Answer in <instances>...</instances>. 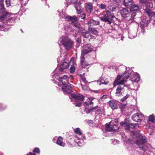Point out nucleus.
<instances>
[{
    "mask_svg": "<svg viewBox=\"0 0 155 155\" xmlns=\"http://www.w3.org/2000/svg\"><path fill=\"white\" fill-rule=\"evenodd\" d=\"M120 12L122 16L124 18L128 17L130 16V13L128 10L126 8H123L121 11Z\"/></svg>",
    "mask_w": 155,
    "mask_h": 155,
    "instance_id": "21",
    "label": "nucleus"
},
{
    "mask_svg": "<svg viewBox=\"0 0 155 155\" xmlns=\"http://www.w3.org/2000/svg\"><path fill=\"white\" fill-rule=\"evenodd\" d=\"M61 17L64 18L68 21H71V23L73 25L74 23L77 22L78 20V18L76 16L71 17L67 15H64L63 16H61Z\"/></svg>",
    "mask_w": 155,
    "mask_h": 155,
    "instance_id": "10",
    "label": "nucleus"
},
{
    "mask_svg": "<svg viewBox=\"0 0 155 155\" xmlns=\"http://www.w3.org/2000/svg\"><path fill=\"white\" fill-rule=\"evenodd\" d=\"M21 1H22V2L21 3L24 5H25L28 2V1L29 0H21Z\"/></svg>",
    "mask_w": 155,
    "mask_h": 155,
    "instance_id": "45",
    "label": "nucleus"
},
{
    "mask_svg": "<svg viewBox=\"0 0 155 155\" xmlns=\"http://www.w3.org/2000/svg\"><path fill=\"white\" fill-rule=\"evenodd\" d=\"M66 2L68 5L72 3L74 4L75 7L78 14H81L83 12L82 7L81 5V2L78 0H65Z\"/></svg>",
    "mask_w": 155,
    "mask_h": 155,
    "instance_id": "6",
    "label": "nucleus"
},
{
    "mask_svg": "<svg viewBox=\"0 0 155 155\" xmlns=\"http://www.w3.org/2000/svg\"><path fill=\"white\" fill-rule=\"evenodd\" d=\"M82 81L85 83H86L87 82V81L86 80V79L85 78H82Z\"/></svg>",
    "mask_w": 155,
    "mask_h": 155,
    "instance_id": "50",
    "label": "nucleus"
},
{
    "mask_svg": "<svg viewBox=\"0 0 155 155\" xmlns=\"http://www.w3.org/2000/svg\"><path fill=\"white\" fill-rule=\"evenodd\" d=\"M150 18L151 21L155 22V12H150L149 13H147Z\"/></svg>",
    "mask_w": 155,
    "mask_h": 155,
    "instance_id": "28",
    "label": "nucleus"
},
{
    "mask_svg": "<svg viewBox=\"0 0 155 155\" xmlns=\"http://www.w3.org/2000/svg\"><path fill=\"white\" fill-rule=\"evenodd\" d=\"M110 106L113 109H116L118 107L117 104V102L113 100L110 101L109 102Z\"/></svg>",
    "mask_w": 155,
    "mask_h": 155,
    "instance_id": "24",
    "label": "nucleus"
},
{
    "mask_svg": "<svg viewBox=\"0 0 155 155\" xmlns=\"http://www.w3.org/2000/svg\"><path fill=\"white\" fill-rule=\"evenodd\" d=\"M133 71L131 69L129 68H127L126 71L122 77L119 75L117 76L113 83L114 87L118 85L124 84L126 82L125 79H128L129 76H131Z\"/></svg>",
    "mask_w": 155,
    "mask_h": 155,
    "instance_id": "3",
    "label": "nucleus"
},
{
    "mask_svg": "<svg viewBox=\"0 0 155 155\" xmlns=\"http://www.w3.org/2000/svg\"><path fill=\"white\" fill-rule=\"evenodd\" d=\"M89 30L90 31L92 32L93 33V34L94 35H97L98 34L97 31L94 28H89Z\"/></svg>",
    "mask_w": 155,
    "mask_h": 155,
    "instance_id": "34",
    "label": "nucleus"
},
{
    "mask_svg": "<svg viewBox=\"0 0 155 155\" xmlns=\"http://www.w3.org/2000/svg\"><path fill=\"white\" fill-rule=\"evenodd\" d=\"M124 87H126L128 89L130 88V85L129 84H124V85H119L116 89V91L115 93L116 95L119 96L122 95V91H124Z\"/></svg>",
    "mask_w": 155,
    "mask_h": 155,
    "instance_id": "9",
    "label": "nucleus"
},
{
    "mask_svg": "<svg viewBox=\"0 0 155 155\" xmlns=\"http://www.w3.org/2000/svg\"><path fill=\"white\" fill-rule=\"evenodd\" d=\"M115 122H116V121H117V120H115Z\"/></svg>",
    "mask_w": 155,
    "mask_h": 155,
    "instance_id": "61",
    "label": "nucleus"
},
{
    "mask_svg": "<svg viewBox=\"0 0 155 155\" xmlns=\"http://www.w3.org/2000/svg\"><path fill=\"white\" fill-rule=\"evenodd\" d=\"M96 93H97V91H96V92H95Z\"/></svg>",
    "mask_w": 155,
    "mask_h": 155,
    "instance_id": "62",
    "label": "nucleus"
},
{
    "mask_svg": "<svg viewBox=\"0 0 155 155\" xmlns=\"http://www.w3.org/2000/svg\"><path fill=\"white\" fill-rule=\"evenodd\" d=\"M84 6L86 11L91 13L93 10V5L91 2H86L84 4Z\"/></svg>",
    "mask_w": 155,
    "mask_h": 155,
    "instance_id": "17",
    "label": "nucleus"
},
{
    "mask_svg": "<svg viewBox=\"0 0 155 155\" xmlns=\"http://www.w3.org/2000/svg\"><path fill=\"white\" fill-rule=\"evenodd\" d=\"M84 54L81 53V63L82 68H84L88 66V64L85 61V58L84 56Z\"/></svg>",
    "mask_w": 155,
    "mask_h": 155,
    "instance_id": "22",
    "label": "nucleus"
},
{
    "mask_svg": "<svg viewBox=\"0 0 155 155\" xmlns=\"http://www.w3.org/2000/svg\"><path fill=\"white\" fill-rule=\"evenodd\" d=\"M11 14H12L11 13L6 12H4V15L5 16H6L9 15H11Z\"/></svg>",
    "mask_w": 155,
    "mask_h": 155,
    "instance_id": "47",
    "label": "nucleus"
},
{
    "mask_svg": "<svg viewBox=\"0 0 155 155\" xmlns=\"http://www.w3.org/2000/svg\"><path fill=\"white\" fill-rule=\"evenodd\" d=\"M14 0H6L5 2L7 7H9L13 4L14 2Z\"/></svg>",
    "mask_w": 155,
    "mask_h": 155,
    "instance_id": "32",
    "label": "nucleus"
},
{
    "mask_svg": "<svg viewBox=\"0 0 155 155\" xmlns=\"http://www.w3.org/2000/svg\"><path fill=\"white\" fill-rule=\"evenodd\" d=\"M125 128L127 130H129L130 129V127L129 126V124H127L125 126Z\"/></svg>",
    "mask_w": 155,
    "mask_h": 155,
    "instance_id": "46",
    "label": "nucleus"
},
{
    "mask_svg": "<svg viewBox=\"0 0 155 155\" xmlns=\"http://www.w3.org/2000/svg\"><path fill=\"white\" fill-rule=\"evenodd\" d=\"M97 0H93V1H95V2H97Z\"/></svg>",
    "mask_w": 155,
    "mask_h": 155,
    "instance_id": "58",
    "label": "nucleus"
},
{
    "mask_svg": "<svg viewBox=\"0 0 155 155\" xmlns=\"http://www.w3.org/2000/svg\"><path fill=\"white\" fill-rule=\"evenodd\" d=\"M129 124V126L130 127V128H134L138 126V124Z\"/></svg>",
    "mask_w": 155,
    "mask_h": 155,
    "instance_id": "36",
    "label": "nucleus"
},
{
    "mask_svg": "<svg viewBox=\"0 0 155 155\" xmlns=\"http://www.w3.org/2000/svg\"><path fill=\"white\" fill-rule=\"evenodd\" d=\"M81 86L82 88L84 90H85L87 89L86 87L85 86H84V85H82V84H81Z\"/></svg>",
    "mask_w": 155,
    "mask_h": 155,
    "instance_id": "49",
    "label": "nucleus"
},
{
    "mask_svg": "<svg viewBox=\"0 0 155 155\" xmlns=\"http://www.w3.org/2000/svg\"><path fill=\"white\" fill-rule=\"evenodd\" d=\"M35 153H40L39 149L38 148H35L33 151Z\"/></svg>",
    "mask_w": 155,
    "mask_h": 155,
    "instance_id": "43",
    "label": "nucleus"
},
{
    "mask_svg": "<svg viewBox=\"0 0 155 155\" xmlns=\"http://www.w3.org/2000/svg\"><path fill=\"white\" fill-rule=\"evenodd\" d=\"M3 26V24H2L1 23H0V28L2 27V26Z\"/></svg>",
    "mask_w": 155,
    "mask_h": 155,
    "instance_id": "56",
    "label": "nucleus"
},
{
    "mask_svg": "<svg viewBox=\"0 0 155 155\" xmlns=\"http://www.w3.org/2000/svg\"><path fill=\"white\" fill-rule=\"evenodd\" d=\"M28 155H36L35 154L29 152L27 154Z\"/></svg>",
    "mask_w": 155,
    "mask_h": 155,
    "instance_id": "53",
    "label": "nucleus"
},
{
    "mask_svg": "<svg viewBox=\"0 0 155 155\" xmlns=\"http://www.w3.org/2000/svg\"><path fill=\"white\" fill-rule=\"evenodd\" d=\"M87 24L89 26H96L100 24V21L90 19L88 20Z\"/></svg>",
    "mask_w": 155,
    "mask_h": 155,
    "instance_id": "19",
    "label": "nucleus"
},
{
    "mask_svg": "<svg viewBox=\"0 0 155 155\" xmlns=\"http://www.w3.org/2000/svg\"><path fill=\"white\" fill-rule=\"evenodd\" d=\"M117 140H114V142L115 143H116L117 142Z\"/></svg>",
    "mask_w": 155,
    "mask_h": 155,
    "instance_id": "57",
    "label": "nucleus"
},
{
    "mask_svg": "<svg viewBox=\"0 0 155 155\" xmlns=\"http://www.w3.org/2000/svg\"><path fill=\"white\" fill-rule=\"evenodd\" d=\"M86 15L85 14H83L81 16V18L83 19H84L85 18Z\"/></svg>",
    "mask_w": 155,
    "mask_h": 155,
    "instance_id": "48",
    "label": "nucleus"
},
{
    "mask_svg": "<svg viewBox=\"0 0 155 155\" xmlns=\"http://www.w3.org/2000/svg\"><path fill=\"white\" fill-rule=\"evenodd\" d=\"M74 132L78 135H76L74 137V141L79 146H81L85 144L84 141L85 138L83 136L81 130L79 128H77L74 130Z\"/></svg>",
    "mask_w": 155,
    "mask_h": 155,
    "instance_id": "4",
    "label": "nucleus"
},
{
    "mask_svg": "<svg viewBox=\"0 0 155 155\" xmlns=\"http://www.w3.org/2000/svg\"><path fill=\"white\" fill-rule=\"evenodd\" d=\"M130 96V94H127L124 97L121 99V101H125L126 99H127V98H128Z\"/></svg>",
    "mask_w": 155,
    "mask_h": 155,
    "instance_id": "40",
    "label": "nucleus"
},
{
    "mask_svg": "<svg viewBox=\"0 0 155 155\" xmlns=\"http://www.w3.org/2000/svg\"><path fill=\"white\" fill-rule=\"evenodd\" d=\"M97 5L99 6V8L102 9H104L106 7V5L103 4H101L100 5L98 4Z\"/></svg>",
    "mask_w": 155,
    "mask_h": 155,
    "instance_id": "38",
    "label": "nucleus"
},
{
    "mask_svg": "<svg viewBox=\"0 0 155 155\" xmlns=\"http://www.w3.org/2000/svg\"><path fill=\"white\" fill-rule=\"evenodd\" d=\"M124 38V37L122 36V35L121 34H119L117 37H116V38L118 39V41H120V40L122 41L123 40V39Z\"/></svg>",
    "mask_w": 155,
    "mask_h": 155,
    "instance_id": "37",
    "label": "nucleus"
},
{
    "mask_svg": "<svg viewBox=\"0 0 155 155\" xmlns=\"http://www.w3.org/2000/svg\"><path fill=\"white\" fill-rule=\"evenodd\" d=\"M94 99V97L88 98L84 102V105L85 106H90L91 107L93 106V104L92 101Z\"/></svg>",
    "mask_w": 155,
    "mask_h": 155,
    "instance_id": "20",
    "label": "nucleus"
},
{
    "mask_svg": "<svg viewBox=\"0 0 155 155\" xmlns=\"http://www.w3.org/2000/svg\"><path fill=\"white\" fill-rule=\"evenodd\" d=\"M137 36V34L135 31L128 32V37L130 39H132L135 38Z\"/></svg>",
    "mask_w": 155,
    "mask_h": 155,
    "instance_id": "29",
    "label": "nucleus"
},
{
    "mask_svg": "<svg viewBox=\"0 0 155 155\" xmlns=\"http://www.w3.org/2000/svg\"><path fill=\"white\" fill-rule=\"evenodd\" d=\"M109 10L112 12H115L117 9V6L114 3H111L109 4L108 6Z\"/></svg>",
    "mask_w": 155,
    "mask_h": 155,
    "instance_id": "25",
    "label": "nucleus"
},
{
    "mask_svg": "<svg viewBox=\"0 0 155 155\" xmlns=\"http://www.w3.org/2000/svg\"><path fill=\"white\" fill-rule=\"evenodd\" d=\"M153 5L152 3L148 2L146 5V8L145 12L147 13H149L151 12V10L153 9Z\"/></svg>",
    "mask_w": 155,
    "mask_h": 155,
    "instance_id": "23",
    "label": "nucleus"
},
{
    "mask_svg": "<svg viewBox=\"0 0 155 155\" xmlns=\"http://www.w3.org/2000/svg\"><path fill=\"white\" fill-rule=\"evenodd\" d=\"M97 83L98 84L100 85L101 84H107L108 83V81L107 80H105L104 78H100V79L97 80Z\"/></svg>",
    "mask_w": 155,
    "mask_h": 155,
    "instance_id": "27",
    "label": "nucleus"
},
{
    "mask_svg": "<svg viewBox=\"0 0 155 155\" xmlns=\"http://www.w3.org/2000/svg\"><path fill=\"white\" fill-rule=\"evenodd\" d=\"M93 111V110H92V108L91 109H88L87 108H86L84 110V112H85L86 114H88L89 113L90 111Z\"/></svg>",
    "mask_w": 155,
    "mask_h": 155,
    "instance_id": "42",
    "label": "nucleus"
},
{
    "mask_svg": "<svg viewBox=\"0 0 155 155\" xmlns=\"http://www.w3.org/2000/svg\"><path fill=\"white\" fill-rule=\"evenodd\" d=\"M75 70V67L74 66H72L70 68V72L71 73H73Z\"/></svg>",
    "mask_w": 155,
    "mask_h": 155,
    "instance_id": "41",
    "label": "nucleus"
},
{
    "mask_svg": "<svg viewBox=\"0 0 155 155\" xmlns=\"http://www.w3.org/2000/svg\"><path fill=\"white\" fill-rule=\"evenodd\" d=\"M131 136L132 139H128L125 135L123 136V140L126 143L136 144L141 149L145 150L147 149L145 145L147 142L145 136H142L137 132H132Z\"/></svg>",
    "mask_w": 155,
    "mask_h": 155,
    "instance_id": "2",
    "label": "nucleus"
},
{
    "mask_svg": "<svg viewBox=\"0 0 155 155\" xmlns=\"http://www.w3.org/2000/svg\"><path fill=\"white\" fill-rule=\"evenodd\" d=\"M62 138L61 137H59L57 141V143L61 146L64 147L65 145V143L63 142Z\"/></svg>",
    "mask_w": 155,
    "mask_h": 155,
    "instance_id": "26",
    "label": "nucleus"
},
{
    "mask_svg": "<svg viewBox=\"0 0 155 155\" xmlns=\"http://www.w3.org/2000/svg\"><path fill=\"white\" fill-rule=\"evenodd\" d=\"M148 20L146 19H143L140 22L141 27L142 28V32L143 33L145 32L144 28L145 27H146L149 23Z\"/></svg>",
    "mask_w": 155,
    "mask_h": 155,
    "instance_id": "18",
    "label": "nucleus"
},
{
    "mask_svg": "<svg viewBox=\"0 0 155 155\" xmlns=\"http://www.w3.org/2000/svg\"><path fill=\"white\" fill-rule=\"evenodd\" d=\"M41 1L44 2L45 4L47 0H41Z\"/></svg>",
    "mask_w": 155,
    "mask_h": 155,
    "instance_id": "55",
    "label": "nucleus"
},
{
    "mask_svg": "<svg viewBox=\"0 0 155 155\" xmlns=\"http://www.w3.org/2000/svg\"><path fill=\"white\" fill-rule=\"evenodd\" d=\"M143 114L140 112H137L134 114L132 116V120L137 122H140L143 120Z\"/></svg>",
    "mask_w": 155,
    "mask_h": 155,
    "instance_id": "11",
    "label": "nucleus"
},
{
    "mask_svg": "<svg viewBox=\"0 0 155 155\" xmlns=\"http://www.w3.org/2000/svg\"><path fill=\"white\" fill-rule=\"evenodd\" d=\"M106 14L101 18V19L102 21L107 22L110 24L111 23L110 21L113 20L115 17L108 11H106Z\"/></svg>",
    "mask_w": 155,
    "mask_h": 155,
    "instance_id": "7",
    "label": "nucleus"
},
{
    "mask_svg": "<svg viewBox=\"0 0 155 155\" xmlns=\"http://www.w3.org/2000/svg\"><path fill=\"white\" fill-rule=\"evenodd\" d=\"M120 125L122 126L126 125L125 123L124 122H122L120 123Z\"/></svg>",
    "mask_w": 155,
    "mask_h": 155,
    "instance_id": "52",
    "label": "nucleus"
},
{
    "mask_svg": "<svg viewBox=\"0 0 155 155\" xmlns=\"http://www.w3.org/2000/svg\"><path fill=\"white\" fill-rule=\"evenodd\" d=\"M73 25L77 28H78L80 29H81L82 28L81 25L80 24L78 23V22L76 23H74Z\"/></svg>",
    "mask_w": 155,
    "mask_h": 155,
    "instance_id": "35",
    "label": "nucleus"
},
{
    "mask_svg": "<svg viewBox=\"0 0 155 155\" xmlns=\"http://www.w3.org/2000/svg\"><path fill=\"white\" fill-rule=\"evenodd\" d=\"M57 61H58V63H59V62H60V61L59 58H57Z\"/></svg>",
    "mask_w": 155,
    "mask_h": 155,
    "instance_id": "54",
    "label": "nucleus"
},
{
    "mask_svg": "<svg viewBox=\"0 0 155 155\" xmlns=\"http://www.w3.org/2000/svg\"><path fill=\"white\" fill-rule=\"evenodd\" d=\"M5 8L3 4H0V13L2 12L4 10Z\"/></svg>",
    "mask_w": 155,
    "mask_h": 155,
    "instance_id": "39",
    "label": "nucleus"
},
{
    "mask_svg": "<svg viewBox=\"0 0 155 155\" xmlns=\"http://www.w3.org/2000/svg\"><path fill=\"white\" fill-rule=\"evenodd\" d=\"M124 5L126 6L130 7V6L132 4V0H124Z\"/></svg>",
    "mask_w": 155,
    "mask_h": 155,
    "instance_id": "31",
    "label": "nucleus"
},
{
    "mask_svg": "<svg viewBox=\"0 0 155 155\" xmlns=\"http://www.w3.org/2000/svg\"><path fill=\"white\" fill-rule=\"evenodd\" d=\"M3 1V0H0V2H2Z\"/></svg>",
    "mask_w": 155,
    "mask_h": 155,
    "instance_id": "59",
    "label": "nucleus"
},
{
    "mask_svg": "<svg viewBox=\"0 0 155 155\" xmlns=\"http://www.w3.org/2000/svg\"><path fill=\"white\" fill-rule=\"evenodd\" d=\"M71 96L74 98L75 102L74 103V104L76 106L78 107H81V103L80 102L77 101V100H78L81 101L84 100V97L83 95L80 94H72Z\"/></svg>",
    "mask_w": 155,
    "mask_h": 155,
    "instance_id": "8",
    "label": "nucleus"
},
{
    "mask_svg": "<svg viewBox=\"0 0 155 155\" xmlns=\"http://www.w3.org/2000/svg\"><path fill=\"white\" fill-rule=\"evenodd\" d=\"M81 32L83 35L86 38H88L91 36L88 32L84 30H82Z\"/></svg>",
    "mask_w": 155,
    "mask_h": 155,
    "instance_id": "30",
    "label": "nucleus"
},
{
    "mask_svg": "<svg viewBox=\"0 0 155 155\" xmlns=\"http://www.w3.org/2000/svg\"><path fill=\"white\" fill-rule=\"evenodd\" d=\"M93 50L92 46L90 45L87 44L84 46L82 50V53L84 54H87Z\"/></svg>",
    "mask_w": 155,
    "mask_h": 155,
    "instance_id": "12",
    "label": "nucleus"
},
{
    "mask_svg": "<svg viewBox=\"0 0 155 155\" xmlns=\"http://www.w3.org/2000/svg\"><path fill=\"white\" fill-rule=\"evenodd\" d=\"M149 120L150 121L154 122L155 121V116L151 115L149 116Z\"/></svg>",
    "mask_w": 155,
    "mask_h": 155,
    "instance_id": "33",
    "label": "nucleus"
},
{
    "mask_svg": "<svg viewBox=\"0 0 155 155\" xmlns=\"http://www.w3.org/2000/svg\"><path fill=\"white\" fill-rule=\"evenodd\" d=\"M147 0H140V2L141 3H143L146 2Z\"/></svg>",
    "mask_w": 155,
    "mask_h": 155,
    "instance_id": "51",
    "label": "nucleus"
},
{
    "mask_svg": "<svg viewBox=\"0 0 155 155\" xmlns=\"http://www.w3.org/2000/svg\"><path fill=\"white\" fill-rule=\"evenodd\" d=\"M111 122H110L109 124H106V131L111 132L112 131H116L117 130H118V127L116 125H114L112 126L110 125Z\"/></svg>",
    "mask_w": 155,
    "mask_h": 155,
    "instance_id": "14",
    "label": "nucleus"
},
{
    "mask_svg": "<svg viewBox=\"0 0 155 155\" xmlns=\"http://www.w3.org/2000/svg\"><path fill=\"white\" fill-rule=\"evenodd\" d=\"M130 7V11L132 14L131 16L130 20H132L134 19V17L135 16V14L134 13L133 11H137L139 10V6L137 4H134L131 5Z\"/></svg>",
    "mask_w": 155,
    "mask_h": 155,
    "instance_id": "15",
    "label": "nucleus"
},
{
    "mask_svg": "<svg viewBox=\"0 0 155 155\" xmlns=\"http://www.w3.org/2000/svg\"><path fill=\"white\" fill-rule=\"evenodd\" d=\"M107 98V95H103L102 97H101L100 98V100L101 101H103V99H106Z\"/></svg>",
    "mask_w": 155,
    "mask_h": 155,
    "instance_id": "44",
    "label": "nucleus"
},
{
    "mask_svg": "<svg viewBox=\"0 0 155 155\" xmlns=\"http://www.w3.org/2000/svg\"><path fill=\"white\" fill-rule=\"evenodd\" d=\"M93 111L95 112L97 114H103L104 115L105 113L104 109L103 107H99L97 106L92 108Z\"/></svg>",
    "mask_w": 155,
    "mask_h": 155,
    "instance_id": "13",
    "label": "nucleus"
},
{
    "mask_svg": "<svg viewBox=\"0 0 155 155\" xmlns=\"http://www.w3.org/2000/svg\"><path fill=\"white\" fill-rule=\"evenodd\" d=\"M69 63L64 61L60 65V68L58 70L56 69L51 73V76L53 79L52 81L54 83H57L58 85L61 87L64 92L69 94L72 92V85H71L68 82V78L66 75L60 78L58 76L59 73L58 72L63 71L64 69L68 68L69 67Z\"/></svg>",
    "mask_w": 155,
    "mask_h": 155,
    "instance_id": "1",
    "label": "nucleus"
},
{
    "mask_svg": "<svg viewBox=\"0 0 155 155\" xmlns=\"http://www.w3.org/2000/svg\"><path fill=\"white\" fill-rule=\"evenodd\" d=\"M130 78L131 81L133 82H138L140 79V77L138 73L133 72L130 76Z\"/></svg>",
    "mask_w": 155,
    "mask_h": 155,
    "instance_id": "16",
    "label": "nucleus"
},
{
    "mask_svg": "<svg viewBox=\"0 0 155 155\" xmlns=\"http://www.w3.org/2000/svg\"><path fill=\"white\" fill-rule=\"evenodd\" d=\"M77 41L78 42H79V40L78 39H77Z\"/></svg>",
    "mask_w": 155,
    "mask_h": 155,
    "instance_id": "60",
    "label": "nucleus"
},
{
    "mask_svg": "<svg viewBox=\"0 0 155 155\" xmlns=\"http://www.w3.org/2000/svg\"><path fill=\"white\" fill-rule=\"evenodd\" d=\"M64 48L68 50L72 48L74 45V42L69 37L65 36L60 38L59 40Z\"/></svg>",
    "mask_w": 155,
    "mask_h": 155,
    "instance_id": "5",
    "label": "nucleus"
}]
</instances>
